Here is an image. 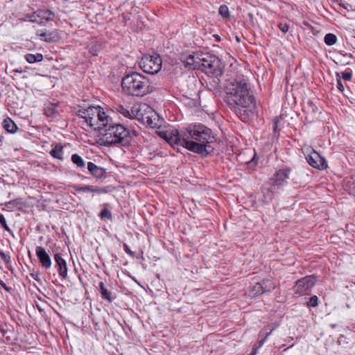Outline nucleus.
<instances>
[{
    "label": "nucleus",
    "mask_w": 355,
    "mask_h": 355,
    "mask_svg": "<svg viewBox=\"0 0 355 355\" xmlns=\"http://www.w3.org/2000/svg\"><path fill=\"white\" fill-rule=\"evenodd\" d=\"M308 305L310 306H316L318 305V297L314 295L311 297L308 302Z\"/></svg>",
    "instance_id": "obj_36"
},
{
    "label": "nucleus",
    "mask_w": 355,
    "mask_h": 355,
    "mask_svg": "<svg viewBox=\"0 0 355 355\" xmlns=\"http://www.w3.org/2000/svg\"><path fill=\"white\" fill-rule=\"evenodd\" d=\"M275 288V284L269 279H264L261 282L257 283L250 290V295L255 297L262 295L264 293L270 292Z\"/></svg>",
    "instance_id": "obj_10"
},
{
    "label": "nucleus",
    "mask_w": 355,
    "mask_h": 355,
    "mask_svg": "<svg viewBox=\"0 0 355 355\" xmlns=\"http://www.w3.org/2000/svg\"><path fill=\"white\" fill-rule=\"evenodd\" d=\"M25 58L28 63L33 64L35 62H42L44 58L42 53H28L26 55Z\"/></svg>",
    "instance_id": "obj_22"
},
{
    "label": "nucleus",
    "mask_w": 355,
    "mask_h": 355,
    "mask_svg": "<svg viewBox=\"0 0 355 355\" xmlns=\"http://www.w3.org/2000/svg\"><path fill=\"white\" fill-rule=\"evenodd\" d=\"M306 161L311 166L318 169H324L327 166L325 159L316 151L311 152L306 157Z\"/></svg>",
    "instance_id": "obj_13"
},
{
    "label": "nucleus",
    "mask_w": 355,
    "mask_h": 355,
    "mask_svg": "<svg viewBox=\"0 0 355 355\" xmlns=\"http://www.w3.org/2000/svg\"><path fill=\"white\" fill-rule=\"evenodd\" d=\"M272 330L273 329H270V332L266 334L265 338L259 341V345L253 349L252 353L250 355H255L257 354L258 349L260 348L263 345L266 339L272 333Z\"/></svg>",
    "instance_id": "obj_29"
},
{
    "label": "nucleus",
    "mask_w": 355,
    "mask_h": 355,
    "mask_svg": "<svg viewBox=\"0 0 355 355\" xmlns=\"http://www.w3.org/2000/svg\"><path fill=\"white\" fill-rule=\"evenodd\" d=\"M226 94L228 103L235 109L236 114L241 118L243 116L244 107V83L243 80H234L226 86Z\"/></svg>",
    "instance_id": "obj_4"
},
{
    "label": "nucleus",
    "mask_w": 355,
    "mask_h": 355,
    "mask_svg": "<svg viewBox=\"0 0 355 355\" xmlns=\"http://www.w3.org/2000/svg\"><path fill=\"white\" fill-rule=\"evenodd\" d=\"M89 192L96 193H105L107 192L106 188H98L96 187L90 186Z\"/></svg>",
    "instance_id": "obj_32"
},
{
    "label": "nucleus",
    "mask_w": 355,
    "mask_h": 355,
    "mask_svg": "<svg viewBox=\"0 0 355 355\" xmlns=\"http://www.w3.org/2000/svg\"><path fill=\"white\" fill-rule=\"evenodd\" d=\"M78 115L95 130H101L112 122V118L105 113L102 107L98 105L80 108L78 111Z\"/></svg>",
    "instance_id": "obj_2"
},
{
    "label": "nucleus",
    "mask_w": 355,
    "mask_h": 355,
    "mask_svg": "<svg viewBox=\"0 0 355 355\" xmlns=\"http://www.w3.org/2000/svg\"><path fill=\"white\" fill-rule=\"evenodd\" d=\"M315 278L313 276H306L296 282L295 286V293L306 294L315 284Z\"/></svg>",
    "instance_id": "obj_11"
},
{
    "label": "nucleus",
    "mask_w": 355,
    "mask_h": 355,
    "mask_svg": "<svg viewBox=\"0 0 355 355\" xmlns=\"http://www.w3.org/2000/svg\"><path fill=\"white\" fill-rule=\"evenodd\" d=\"M87 169L89 173L96 178L99 179L105 177V169L96 165L93 162H89L87 163Z\"/></svg>",
    "instance_id": "obj_19"
},
{
    "label": "nucleus",
    "mask_w": 355,
    "mask_h": 355,
    "mask_svg": "<svg viewBox=\"0 0 355 355\" xmlns=\"http://www.w3.org/2000/svg\"><path fill=\"white\" fill-rule=\"evenodd\" d=\"M171 145H180L193 153L207 155L214 150L215 138L210 129L201 124H191L180 132L175 129L157 131Z\"/></svg>",
    "instance_id": "obj_1"
},
{
    "label": "nucleus",
    "mask_w": 355,
    "mask_h": 355,
    "mask_svg": "<svg viewBox=\"0 0 355 355\" xmlns=\"http://www.w3.org/2000/svg\"><path fill=\"white\" fill-rule=\"evenodd\" d=\"M36 255L42 267L49 269L51 267V260L45 249L42 246H37L35 250Z\"/></svg>",
    "instance_id": "obj_14"
},
{
    "label": "nucleus",
    "mask_w": 355,
    "mask_h": 355,
    "mask_svg": "<svg viewBox=\"0 0 355 355\" xmlns=\"http://www.w3.org/2000/svg\"><path fill=\"white\" fill-rule=\"evenodd\" d=\"M44 113L48 117H55L58 113L55 105L53 104L46 105Z\"/></svg>",
    "instance_id": "obj_23"
},
{
    "label": "nucleus",
    "mask_w": 355,
    "mask_h": 355,
    "mask_svg": "<svg viewBox=\"0 0 355 355\" xmlns=\"http://www.w3.org/2000/svg\"><path fill=\"white\" fill-rule=\"evenodd\" d=\"M219 14L223 17V18H228L230 17V12L229 9L227 6L222 5L220 6L218 10Z\"/></svg>",
    "instance_id": "obj_28"
},
{
    "label": "nucleus",
    "mask_w": 355,
    "mask_h": 355,
    "mask_svg": "<svg viewBox=\"0 0 355 355\" xmlns=\"http://www.w3.org/2000/svg\"><path fill=\"white\" fill-rule=\"evenodd\" d=\"M119 112L124 116H127V117H130V118H133V117H135V112H132V114L130 113L129 110H128L127 109L124 108V107H121Z\"/></svg>",
    "instance_id": "obj_33"
},
{
    "label": "nucleus",
    "mask_w": 355,
    "mask_h": 355,
    "mask_svg": "<svg viewBox=\"0 0 355 355\" xmlns=\"http://www.w3.org/2000/svg\"><path fill=\"white\" fill-rule=\"evenodd\" d=\"M291 170L288 168L279 170L275 173L272 178L265 184V190L267 193H263L264 200L269 202L274 197L276 190L286 183V180L289 177Z\"/></svg>",
    "instance_id": "obj_6"
},
{
    "label": "nucleus",
    "mask_w": 355,
    "mask_h": 355,
    "mask_svg": "<svg viewBox=\"0 0 355 355\" xmlns=\"http://www.w3.org/2000/svg\"><path fill=\"white\" fill-rule=\"evenodd\" d=\"M54 259L58 267V273L62 278L67 277V266L66 261L62 258L60 254L56 253L54 255Z\"/></svg>",
    "instance_id": "obj_17"
},
{
    "label": "nucleus",
    "mask_w": 355,
    "mask_h": 355,
    "mask_svg": "<svg viewBox=\"0 0 355 355\" xmlns=\"http://www.w3.org/2000/svg\"><path fill=\"white\" fill-rule=\"evenodd\" d=\"M13 72H14V73H22V72H23V71H22V70H21V69H20V70H19V69H14V70H13Z\"/></svg>",
    "instance_id": "obj_46"
},
{
    "label": "nucleus",
    "mask_w": 355,
    "mask_h": 355,
    "mask_svg": "<svg viewBox=\"0 0 355 355\" xmlns=\"http://www.w3.org/2000/svg\"><path fill=\"white\" fill-rule=\"evenodd\" d=\"M123 249H124L125 252L127 254H128L129 255H130L131 257L135 256V253L130 249V248L128 247V245L126 243H123Z\"/></svg>",
    "instance_id": "obj_39"
},
{
    "label": "nucleus",
    "mask_w": 355,
    "mask_h": 355,
    "mask_svg": "<svg viewBox=\"0 0 355 355\" xmlns=\"http://www.w3.org/2000/svg\"><path fill=\"white\" fill-rule=\"evenodd\" d=\"M3 126L10 133H14L17 131V127L12 120L7 118L3 121Z\"/></svg>",
    "instance_id": "obj_21"
},
{
    "label": "nucleus",
    "mask_w": 355,
    "mask_h": 355,
    "mask_svg": "<svg viewBox=\"0 0 355 355\" xmlns=\"http://www.w3.org/2000/svg\"><path fill=\"white\" fill-rule=\"evenodd\" d=\"M162 63V59L159 55H146L141 58L139 66L144 72L154 74L159 71Z\"/></svg>",
    "instance_id": "obj_8"
},
{
    "label": "nucleus",
    "mask_w": 355,
    "mask_h": 355,
    "mask_svg": "<svg viewBox=\"0 0 355 355\" xmlns=\"http://www.w3.org/2000/svg\"><path fill=\"white\" fill-rule=\"evenodd\" d=\"M279 28L284 33H286L288 31L289 26L286 24L279 23L278 24Z\"/></svg>",
    "instance_id": "obj_37"
},
{
    "label": "nucleus",
    "mask_w": 355,
    "mask_h": 355,
    "mask_svg": "<svg viewBox=\"0 0 355 355\" xmlns=\"http://www.w3.org/2000/svg\"><path fill=\"white\" fill-rule=\"evenodd\" d=\"M89 51L92 55H96L98 49L96 46H92Z\"/></svg>",
    "instance_id": "obj_42"
},
{
    "label": "nucleus",
    "mask_w": 355,
    "mask_h": 355,
    "mask_svg": "<svg viewBox=\"0 0 355 355\" xmlns=\"http://www.w3.org/2000/svg\"><path fill=\"white\" fill-rule=\"evenodd\" d=\"M272 330L273 329H270V332L266 334L265 338L259 341V345L253 349L252 353L250 355H255L257 354L258 349L260 348L263 345L266 339L272 333Z\"/></svg>",
    "instance_id": "obj_30"
},
{
    "label": "nucleus",
    "mask_w": 355,
    "mask_h": 355,
    "mask_svg": "<svg viewBox=\"0 0 355 355\" xmlns=\"http://www.w3.org/2000/svg\"><path fill=\"white\" fill-rule=\"evenodd\" d=\"M36 35L42 41L48 43L56 42L60 40L59 34L56 31L51 32H42L41 31H37L36 32Z\"/></svg>",
    "instance_id": "obj_15"
},
{
    "label": "nucleus",
    "mask_w": 355,
    "mask_h": 355,
    "mask_svg": "<svg viewBox=\"0 0 355 355\" xmlns=\"http://www.w3.org/2000/svg\"><path fill=\"white\" fill-rule=\"evenodd\" d=\"M200 53H193L189 55L182 60L185 67L191 69H196L199 68Z\"/></svg>",
    "instance_id": "obj_16"
},
{
    "label": "nucleus",
    "mask_w": 355,
    "mask_h": 355,
    "mask_svg": "<svg viewBox=\"0 0 355 355\" xmlns=\"http://www.w3.org/2000/svg\"><path fill=\"white\" fill-rule=\"evenodd\" d=\"M109 128L103 134L101 140L105 146L123 143L129 135V131L121 124L108 125Z\"/></svg>",
    "instance_id": "obj_5"
},
{
    "label": "nucleus",
    "mask_w": 355,
    "mask_h": 355,
    "mask_svg": "<svg viewBox=\"0 0 355 355\" xmlns=\"http://www.w3.org/2000/svg\"><path fill=\"white\" fill-rule=\"evenodd\" d=\"M256 102L253 95L245 94V115L250 117V114L252 115V118L255 116L256 114Z\"/></svg>",
    "instance_id": "obj_18"
},
{
    "label": "nucleus",
    "mask_w": 355,
    "mask_h": 355,
    "mask_svg": "<svg viewBox=\"0 0 355 355\" xmlns=\"http://www.w3.org/2000/svg\"><path fill=\"white\" fill-rule=\"evenodd\" d=\"M62 146L60 144H57L51 150V155L57 159L62 160L63 157L61 156L62 151Z\"/></svg>",
    "instance_id": "obj_26"
},
{
    "label": "nucleus",
    "mask_w": 355,
    "mask_h": 355,
    "mask_svg": "<svg viewBox=\"0 0 355 355\" xmlns=\"http://www.w3.org/2000/svg\"><path fill=\"white\" fill-rule=\"evenodd\" d=\"M99 216L102 219L105 218H107L109 219L112 218V214L107 209H103L101 211Z\"/></svg>",
    "instance_id": "obj_34"
},
{
    "label": "nucleus",
    "mask_w": 355,
    "mask_h": 355,
    "mask_svg": "<svg viewBox=\"0 0 355 355\" xmlns=\"http://www.w3.org/2000/svg\"><path fill=\"white\" fill-rule=\"evenodd\" d=\"M235 39H236V42H237L238 43H240V42H241V38H240L239 37H238V36H236V37H235Z\"/></svg>",
    "instance_id": "obj_47"
},
{
    "label": "nucleus",
    "mask_w": 355,
    "mask_h": 355,
    "mask_svg": "<svg viewBox=\"0 0 355 355\" xmlns=\"http://www.w3.org/2000/svg\"><path fill=\"white\" fill-rule=\"evenodd\" d=\"M279 121V119L278 118H276L275 119V127H274V130L275 131H276L277 129Z\"/></svg>",
    "instance_id": "obj_44"
},
{
    "label": "nucleus",
    "mask_w": 355,
    "mask_h": 355,
    "mask_svg": "<svg viewBox=\"0 0 355 355\" xmlns=\"http://www.w3.org/2000/svg\"><path fill=\"white\" fill-rule=\"evenodd\" d=\"M337 88L339 91L340 92H343L344 91V86L341 83V80H338V82H337Z\"/></svg>",
    "instance_id": "obj_43"
},
{
    "label": "nucleus",
    "mask_w": 355,
    "mask_h": 355,
    "mask_svg": "<svg viewBox=\"0 0 355 355\" xmlns=\"http://www.w3.org/2000/svg\"><path fill=\"white\" fill-rule=\"evenodd\" d=\"M121 85L125 92L132 96H142L149 92L148 79L137 72L125 76Z\"/></svg>",
    "instance_id": "obj_3"
},
{
    "label": "nucleus",
    "mask_w": 355,
    "mask_h": 355,
    "mask_svg": "<svg viewBox=\"0 0 355 355\" xmlns=\"http://www.w3.org/2000/svg\"><path fill=\"white\" fill-rule=\"evenodd\" d=\"M342 78L345 80H349L352 78V73L350 72H343Z\"/></svg>",
    "instance_id": "obj_41"
},
{
    "label": "nucleus",
    "mask_w": 355,
    "mask_h": 355,
    "mask_svg": "<svg viewBox=\"0 0 355 355\" xmlns=\"http://www.w3.org/2000/svg\"><path fill=\"white\" fill-rule=\"evenodd\" d=\"M0 257L6 263L10 262V257L7 256L3 251H0Z\"/></svg>",
    "instance_id": "obj_40"
},
{
    "label": "nucleus",
    "mask_w": 355,
    "mask_h": 355,
    "mask_svg": "<svg viewBox=\"0 0 355 355\" xmlns=\"http://www.w3.org/2000/svg\"><path fill=\"white\" fill-rule=\"evenodd\" d=\"M198 69L207 74L218 75L220 73V60L214 55L200 53Z\"/></svg>",
    "instance_id": "obj_7"
},
{
    "label": "nucleus",
    "mask_w": 355,
    "mask_h": 355,
    "mask_svg": "<svg viewBox=\"0 0 355 355\" xmlns=\"http://www.w3.org/2000/svg\"><path fill=\"white\" fill-rule=\"evenodd\" d=\"M245 164L248 166V168L254 167L257 164V159H256V153L254 152L252 158Z\"/></svg>",
    "instance_id": "obj_35"
},
{
    "label": "nucleus",
    "mask_w": 355,
    "mask_h": 355,
    "mask_svg": "<svg viewBox=\"0 0 355 355\" xmlns=\"http://www.w3.org/2000/svg\"><path fill=\"white\" fill-rule=\"evenodd\" d=\"M74 190L76 192H89L90 190V186H79V185H75L73 187Z\"/></svg>",
    "instance_id": "obj_31"
},
{
    "label": "nucleus",
    "mask_w": 355,
    "mask_h": 355,
    "mask_svg": "<svg viewBox=\"0 0 355 355\" xmlns=\"http://www.w3.org/2000/svg\"><path fill=\"white\" fill-rule=\"evenodd\" d=\"M0 224L2 225V227L6 229V230H8L9 228L6 224V220L5 217L0 214Z\"/></svg>",
    "instance_id": "obj_38"
},
{
    "label": "nucleus",
    "mask_w": 355,
    "mask_h": 355,
    "mask_svg": "<svg viewBox=\"0 0 355 355\" xmlns=\"http://www.w3.org/2000/svg\"><path fill=\"white\" fill-rule=\"evenodd\" d=\"M100 291L103 299L112 302L111 293L105 287L103 282L99 283Z\"/></svg>",
    "instance_id": "obj_24"
},
{
    "label": "nucleus",
    "mask_w": 355,
    "mask_h": 355,
    "mask_svg": "<svg viewBox=\"0 0 355 355\" xmlns=\"http://www.w3.org/2000/svg\"><path fill=\"white\" fill-rule=\"evenodd\" d=\"M132 112H135V118L143 123L152 115L155 116L156 112L146 103L135 105L132 108Z\"/></svg>",
    "instance_id": "obj_9"
},
{
    "label": "nucleus",
    "mask_w": 355,
    "mask_h": 355,
    "mask_svg": "<svg viewBox=\"0 0 355 355\" xmlns=\"http://www.w3.org/2000/svg\"><path fill=\"white\" fill-rule=\"evenodd\" d=\"M54 17V12L49 10H38L33 14L30 21L37 22L40 24H44L53 21Z\"/></svg>",
    "instance_id": "obj_12"
},
{
    "label": "nucleus",
    "mask_w": 355,
    "mask_h": 355,
    "mask_svg": "<svg viewBox=\"0 0 355 355\" xmlns=\"http://www.w3.org/2000/svg\"><path fill=\"white\" fill-rule=\"evenodd\" d=\"M143 123L152 128H159L163 123V119L159 117L157 113H155V116L153 115L146 119Z\"/></svg>",
    "instance_id": "obj_20"
},
{
    "label": "nucleus",
    "mask_w": 355,
    "mask_h": 355,
    "mask_svg": "<svg viewBox=\"0 0 355 355\" xmlns=\"http://www.w3.org/2000/svg\"><path fill=\"white\" fill-rule=\"evenodd\" d=\"M324 40L327 45L331 46L336 44L337 38L334 34L328 33L324 36Z\"/></svg>",
    "instance_id": "obj_27"
},
{
    "label": "nucleus",
    "mask_w": 355,
    "mask_h": 355,
    "mask_svg": "<svg viewBox=\"0 0 355 355\" xmlns=\"http://www.w3.org/2000/svg\"><path fill=\"white\" fill-rule=\"evenodd\" d=\"M71 162L78 168H84L85 166L84 159L78 154H73L71 155Z\"/></svg>",
    "instance_id": "obj_25"
},
{
    "label": "nucleus",
    "mask_w": 355,
    "mask_h": 355,
    "mask_svg": "<svg viewBox=\"0 0 355 355\" xmlns=\"http://www.w3.org/2000/svg\"><path fill=\"white\" fill-rule=\"evenodd\" d=\"M0 284H1V286H2L5 289L8 290V288H7V286H6V284H5L3 282L1 281V282H0Z\"/></svg>",
    "instance_id": "obj_45"
}]
</instances>
